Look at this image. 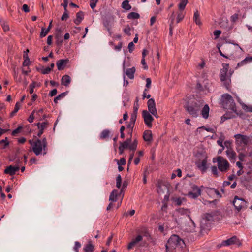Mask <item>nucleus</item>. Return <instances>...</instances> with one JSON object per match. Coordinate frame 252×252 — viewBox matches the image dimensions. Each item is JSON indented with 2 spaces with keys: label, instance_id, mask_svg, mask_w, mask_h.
<instances>
[{
  "label": "nucleus",
  "instance_id": "f257e3e1",
  "mask_svg": "<svg viewBox=\"0 0 252 252\" xmlns=\"http://www.w3.org/2000/svg\"><path fill=\"white\" fill-rule=\"evenodd\" d=\"M204 104L202 99H194L192 101L188 102L185 106L186 110L193 117H197L198 112Z\"/></svg>",
  "mask_w": 252,
  "mask_h": 252
},
{
  "label": "nucleus",
  "instance_id": "f03ea898",
  "mask_svg": "<svg viewBox=\"0 0 252 252\" xmlns=\"http://www.w3.org/2000/svg\"><path fill=\"white\" fill-rule=\"evenodd\" d=\"M185 245L183 239L177 235H172L166 244V252H176L177 248H181Z\"/></svg>",
  "mask_w": 252,
  "mask_h": 252
},
{
  "label": "nucleus",
  "instance_id": "7ed1b4c3",
  "mask_svg": "<svg viewBox=\"0 0 252 252\" xmlns=\"http://www.w3.org/2000/svg\"><path fill=\"white\" fill-rule=\"evenodd\" d=\"M229 68V64L223 63V68L220 69V81L222 83L223 85L227 89V90H229L230 88L231 83V77L233 73V71H231V70L228 72Z\"/></svg>",
  "mask_w": 252,
  "mask_h": 252
},
{
  "label": "nucleus",
  "instance_id": "20e7f679",
  "mask_svg": "<svg viewBox=\"0 0 252 252\" xmlns=\"http://www.w3.org/2000/svg\"><path fill=\"white\" fill-rule=\"evenodd\" d=\"M221 102L224 108L231 110L237 115L240 116L241 115L242 113L240 111L237 112L234 100L229 94L226 93L222 95Z\"/></svg>",
  "mask_w": 252,
  "mask_h": 252
},
{
  "label": "nucleus",
  "instance_id": "39448f33",
  "mask_svg": "<svg viewBox=\"0 0 252 252\" xmlns=\"http://www.w3.org/2000/svg\"><path fill=\"white\" fill-rule=\"evenodd\" d=\"M32 151L37 156L41 154L42 151H43V155H46L47 152V142L46 138L44 137L42 140L37 139L35 141L33 146L32 147Z\"/></svg>",
  "mask_w": 252,
  "mask_h": 252
},
{
  "label": "nucleus",
  "instance_id": "423d86ee",
  "mask_svg": "<svg viewBox=\"0 0 252 252\" xmlns=\"http://www.w3.org/2000/svg\"><path fill=\"white\" fill-rule=\"evenodd\" d=\"M190 212L189 210L184 208H179L176 210V215L183 216L185 219H188L190 223L189 227H186L185 230L188 232H191L195 230V224L190 217Z\"/></svg>",
  "mask_w": 252,
  "mask_h": 252
},
{
  "label": "nucleus",
  "instance_id": "0eeeda50",
  "mask_svg": "<svg viewBox=\"0 0 252 252\" xmlns=\"http://www.w3.org/2000/svg\"><path fill=\"white\" fill-rule=\"evenodd\" d=\"M137 233H140L141 235H138L134 239H133L128 244L127 249L130 250L136 246L139 242L143 239V236L148 237L149 234L146 228H143L141 231H137Z\"/></svg>",
  "mask_w": 252,
  "mask_h": 252
},
{
  "label": "nucleus",
  "instance_id": "6e6552de",
  "mask_svg": "<svg viewBox=\"0 0 252 252\" xmlns=\"http://www.w3.org/2000/svg\"><path fill=\"white\" fill-rule=\"evenodd\" d=\"M213 162H217V165L220 171L225 172L228 171L230 164L227 160L221 156H218L217 158H214Z\"/></svg>",
  "mask_w": 252,
  "mask_h": 252
},
{
  "label": "nucleus",
  "instance_id": "1a4fd4ad",
  "mask_svg": "<svg viewBox=\"0 0 252 252\" xmlns=\"http://www.w3.org/2000/svg\"><path fill=\"white\" fill-rule=\"evenodd\" d=\"M137 141L135 139L131 144H128L127 142L125 141L120 143L119 147L120 153L121 154L123 153L125 149L128 148L130 150L134 151L136 150L137 146Z\"/></svg>",
  "mask_w": 252,
  "mask_h": 252
},
{
  "label": "nucleus",
  "instance_id": "9d476101",
  "mask_svg": "<svg viewBox=\"0 0 252 252\" xmlns=\"http://www.w3.org/2000/svg\"><path fill=\"white\" fill-rule=\"evenodd\" d=\"M234 137L237 145L245 147L249 143L250 137L248 136L237 134L235 135Z\"/></svg>",
  "mask_w": 252,
  "mask_h": 252
},
{
  "label": "nucleus",
  "instance_id": "9b49d317",
  "mask_svg": "<svg viewBox=\"0 0 252 252\" xmlns=\"http://www.w3.org/2000/svg\"><path fill=\"white\" fill-rule=\"evenodd\" d=\"M233 204L235 209L239 211L241 209L246 207L247 202L244 199L239 198L237 196H235L233 201Z\"/></svg>",
  "mask_w": 252,
  "mask_h": 252
},
{
  "label": "nucleus",
  "instance_id": "f8f14e48",
  "mask_svg": "<svg viewBox=\"0 0 252 252\" xmlns=\"http://www.w3.org/2000/svg\"><path fill=\"white\" fill-rule=\"evenodd\" d=\"M200 188H204V186H201L199 188L195 185L191 186L192 191L189 192L188 196L192 199H195L201 195V190Z\"/></svg>",
  "mask_w": 252,
  "mask_h": 252
},
{
  "label": "nucleus",
  "instance_id": "ddd939ff",
  "mask_svg": "<svg viewBox=\"0 0 252 252\" xmlns=\"http://www.w3.org/2000/svg\"><path fill=\"white\" fill-rule=\"evenodd\" d=\"M148 112L158 118L159 117L156 107L155 100L153 98L149 99L147 102Z\"/></svg>",
  "mask_w": 252,
  "mask_h": 252
},
{
  "label": "nucleus",
  "instance_id": "4468645a",
  "mask_svg": "<svg viewBox=\"0 0 252 252\" xmlns=\"http://www.w3.org/2000/svg\"><path fill=\"white\" fill-rule=\"evenodd\" d=\"M142 115L145 124L148 127H151L152 126V122L154 119L150 113L147 110H143Z\"/></svg>",
  "mask_w": 252,
  "mask_h": 252
},
{
  "label": "nucleus",
  "instance_id": "2eb2a0df",
  "mask_svg": "<svg viewBox=\"0 0 252 252\" xmlns=\"http://www.w3.org/2000/svg\"><path fill=\"white\" fill-rule=\"evenodd\" d=\"M233 244H236L238 246L241 245V243L240 242L238 238L235 236H234L226 240L223 241L221 245L224 246H229Z\"/></svg>",
  "mask_w": 252,
  "mask_h": 252
},
{
  "label": "nucleus",
  "instance_id": "dca6fc26",
  "mask_svg": "<svg viewBox=\"0 0 252 252\" xmlns=\"http://www.w3.org/2000/svg\"><path fill=\"white\" fill-rule=\"evenodd\" d=\"M19 170V167L18 166H14L10 165L7 166L4 170V173L9 175H14L16 172Z\"/></svg>",
  "mask_w": 252,
  "mask_h": 252
},
{
  "label": "nucleus",
  "instance_id": "f3484780",
  "mask_svg": "<svg viewBox=\"0 0 252 252\" xmlns=\"http://www.w3.org/2000/svg\"><path fill=\"white\" fill-rule=\"evenodd\" d=\"M218 24L224 29H227L230 27V22L227 19V17H221L218 22Z\"/></svg>",
  "mask_w": 252,
  "mask_h": 252
},
{
  "label": "nucleus",
  "instance_id": "a211bd4d",
  "mask_svg": "<svg viewBox=\"0 0 252 252\" xmlns=\"http://www.w3.org/2000/svg\"><path fill=\"white\" fill-rule=\"evenodd\" d=\"M114 23V20L113 17H106L103 20V25L109 32L112 26Z\"/></svg>",
  "mask_w": 252,
  "mask_h": 252
},
{
  "label": "nucleus",
  "instance_id": "6ab92c4d",
  "mask_svg": "<svg viewBox=\"0 0 252 252\" xmlns=\"http://www.w3.org/2000/svg\"><path fill=\"white\" fill-rule=\"evenodd\" d=\"M175 221L178 225H182L185 224L186 225V222H188V223L190 224L189 221L188 219H185L183 216H180L179 215H176V218H175ZM190 225H189L190 226Z\"/></svg>",
  "mask_w": 252,
  "mask_h": 252
},
{
  "label": "nucleus",
  "instance_id": "aec40b11",
  "mask_svg": "<svg viewBox=\"0 0 252 252\" xmlns=\"http://www.w3.org/2000/svg\"><path fill=\"white\" fill-rule=\"evenodd\" d=\"M226 153L229 159L231 162H235L236 158V153L233 149L227 150Z\"/></svg>",
  "mask_w": 252,
  "mask_h": 252
},
{
  "label": "nucleus",
  "instance_id": "412c9836",
  "mask_svg": "<svg viewBox=\"0 0 252 252\" xmlns=\"http://www.w3.org/2000/svg\"><path fill=\"white\" fill-rule=\"evenodd\" d=\"M143 138L144 140L146 142H151L152 141V133L151 131L149 130L144 131Z\"/></svg>",
  "mask_w": 252,
  "mask_h": 252
},
{
  "label": "nucleus",
  "instance_id": "4be33fe9",
  "mask_svg": "<svg viewBox=\"0 0 252 252\" xmlns=\"http://www.w3.org/2000/svg\"><path fill=\"white\" fill-rule=\"evenodd\" d=\"M210 108L208 104H205L201 111V114L202 117L205 119H207L209 117Z\"/></svg>",
  "mask_w": 252,
  "mask_h": 252
},
{
  "label": "nucleus",
  "instance_id": "5701e85b",
  "mask_svg": "<svg viewBox=\"0 0 252 252\" xmlns=\"http://www.w3.org/2000/svg\"><path fill=\"white\" fill-rule=\"evenodd\" d=\"M250 63H252V56L246 57L245 59L238 63L237 67H241Z\"/></svg>",
  "mask_w": 252,
  "mask_h": 252
},
{
  "label": "nucleus",
  "instance_id": "b1692460",
  "mask_svg": "<svg viewBox=\"0 0 252 252\" xmlns=\"http://www.w3.org/2000/svg\"><path fill=\"white\" fill-rule=\"evenodd\" d=\"M68 60H64V59H61L58 61L57 62V66L58 67V70H63L65 65L67 63Z\"/></svg>",
  "mask_w": 252,
  "mask_h": 252
},
{
  "label": "nucleus",
  "instance_id": "393cba45",
  "mask_svg": "<svg viewBox=\"0 0 252 252\" xmlns=\"http://www.w3.org/2000/svg\"><path fill=\"white\" fill-rule=\"evenodd\" d=\"M206 192L208 194H216L219 197H221V195L219 192V191L215 188L206 187Z\"/></svg>",
  "mask_w": 252,
  "mask_h": 252
},
{
  "label": "nucleus",
  "instance_id": "a878e982",
  "mask_svg": "<svg viewBox=\"0 0 252 252\" xmlns=\"http://www.w3.org/2000/svg\"><path fill=\"white\" fill-rule=\"evenodd\" d=\"M61 82L62 85L68 86L71 82V78L69 75H64L62 77Z\"/></svg>",
  "mask_w": 252,
  "mask_h": 252
},
{
  "label": "nucleus",
  "instance_id": "bb28decb",
  "mask_svg": "<svg viewBox=\"0 0 252 252\" xmlns=\"http://www.w3.org/2000/svg\"><path fill=\"white\" fill-rule=\"evenodd\" d=\"M135 72V68L134 67H132L131 68H128L126 69L125 71V74L127 76V77L130 79H132L134 78V74Z\"/></svg>",
  "mask_w": 252,
  "mask_h": 252
},
{
  "label": "nucleus",
  "instance_id": "cd10ccee",
  "mask_svg": "<svg viewBox=\"0 0 252 252\" xmlns=\"http://www.w3.org/2000/svg\"><path fill=\"white\" fill-rule=\"evenodd\" d=\"M118 194V191L116 189H114L110 193L109 196V200L113 202H116L117 200V197Z\"/></svg>",
  "mask_w": 252,
  "mask_h": 252
},
{
  "label": "nucleus",
  "instance_id": "c85d7f7f",
  "mask_svg": "<svg viewBox=\"0 0 252 252\" xmlns=\"http://www.w3.org/2000/svg\"><path fill=\"white\" fill-rule=\"evenodd\" d=\"M197 167L202 171H205L207 169V160L204 159L201 162H197Z\"/></svg>",
  "mask_w": 252,
  "mask_h": 252
},
{
  "label": "nucleus",
  "instance_id": "c756f323",
  "mask_svg": "<svg viewBox=\"0 0 252 252\" xmlns=\"http://www.w3.org/2000/svg\"><path fill=\"white\" fill-rule=\"evenodd\" d=\"M184 17H172L170 19V24L173 23V27H174L175 24L179 23L180 21L183 20Z\"/></svg>",
  "mask_w": 252,
  "mask_h": 252
},
{
  "label": "nucleus",
  "instance_id": "7c9ffc66",
  "mask_svg": "<svg viewBox=\"0 0 252 252\" xmlns=\"http://www.w3.org/2000/svg\"><path fill=\"white\" fill-rule=\"evenodd\" d=\"M110 131L108 129L103 130L100 133V138L101 139H105L109 137L110 134Z\"/></svg>",
  "mask_w": 252,
  "mask_h": 252
},
{
  "label": "nucleus",
  "instance_id": "2f4dec72",
  "mask_svg": "<svg viewBox=\"0 0 252 252\" xmlns=\"http://www.w3.org/2000/svg\"><path fill=\"white\" fill-rule=\"evenodd\" d=\"M94 249V245L92 244L89 243L85 246L83 250L84 252H93Z\"/></svg>",
  "mask_w": 252,
  "mask_h": 252
},
{
  "label": "nucleus",
  "instance_id": "473e14b6",
  "mask_svg": "<svg viewBox=\"0 0 252 252\" xmlns=\"http://www.w3.org/2000/svg\"><path fill=\"white\" fill-rule=\"evenodd\" d=\"M48 123L47 121L44 122L42 123H38L37 124V126L39 129H42L44 130L47 128Z\"/></svg>",
  "mask_w": 252,
  "mask_h": 252
},
{
  "label": "nucleus",
  "instance_id": "72a5a7b5",
  "mask_svg": "<svg viewBox=\"0 0 252 252\" xmlns=\"http://www.w3.org/2000/svg\"><path fill=\"white\" fill-rule=\"evenodd\" d=\"M23 57L24 58V61L23 62V66H28L30 64V59L28 56V55L27 53H24L23 55Z\"/></svg>",
  "mask_w": 252,
  "mask_h": 252
},
{
  "label": "nucleus",
  "instance_id": "f704fd0d",
  "mask_svg": "<svg viewBox=\"0 0 252 252\" xmlns=\"http://www.w3.org/2000/svg\"><path fill=\"white\" fill-rule=\"evenodd\" d=\"M66 94H67L66 92H63V93L60 94L59 95H58L57 96H56L54 98V103L57 104L58 102V100H60L61 99L64 97L66 96Z\"/></svg>",
  "mask_w": 252,
  "mask_h": 252
},
{
  "label": "nucleus",
  "instance_id": "c9c22d12",
  "mask_svg": "<svg viewBox=\"0 0 252 252\" xmlns=\"http://www.w3.org/2000/svg\"><path fill=\"white\" fill-rule=\"evenodd\" d=\"M122 6L123 8L126 10H129L131 9V6L129 4L128 0H125L122 2Z\"/></svg>",
  "mask_w": 252,
  "mask_h": 252
},
{
  "label": "nucleus",
  "instance_id": "e433bc0d",
  "mask_svg": "<svg viewBox=\"0 0 252 252\" xmlns=\"http://www.w3.org/2000/svg\"><path fill=\"white\" fill-rule=\"evenodd\" d=\"M0 145H1L2 149H5L9 145V142L7 141V138L6 137L5 139L0 140Z\"/></svg>",
  "mask_w": 252,
  "mask_h": 252
},
{
  "label": "nucleus",
  "instance_id": "4c0bfd02",
  "mask_svg": "<svg viewBox=\"0 0 252 252\" xmlns=\"http://www.w3.org/2000/svg\"><path fill=\"white\" fill-rule=\"evenodd\" d=\"M188 3V0H181L179 4V8L180 10H183Z\"/></svg>",
  "mask_w": 252,
  "mask_h": 252
},
{
  "label": "nucleus",
  "instance_id": "58836bf2",
  "mask_svg": "<svg viewBox=\"0 0 252 252\" xmlns=\"http://www.w3.org/2000/svg\"><path fill=\"white\" fill-rule=\"evenodd\" d=\"M20 103L17 102L15 105L14 110L11 113V114H10L11 116H14L18 112V111L19 110V109L20 108Z\"/></svg>",
  "mask_w": 252,
  "mask_h": 252
},
{
  "label": "nucleus",
  "instance_id": "ea45409f",
  "mask_svg": "<svg viewBox=\"0 0 252 252\" xmlns=\"http://www.w3.org/2000/svg\"><path fill=\"white\" fill-rule=\"evenodd\" d=\"M122 184V178L120 175H118V176L116 178V187L118 189H120L121 187Z\"/></svg>",
  "mask_w": 252,
  "mask_h": 252
},
{
  "label": "nucleus",
  "instance_id": "a19ab883",
  "mask_svg": "<svg viewBox=\"0 0 252 252\" xmlns=\"http://www.w3.org/2000/svg\"><path fill=\"white\" fill-rule=\"evenodd\" d=\"M0 23L4 32L9 31V26L5 22L1 21V20L0 19Z\"/></svg>",
  "mask_w": 252,
  "mask_h": 252
},
{
  "label": "nucleus",
  "instance_id": "79ce46f5",
  "mask_svg": "<svg viewBox=\"0 0 252 252\" xmlns=\"http://www.w3.org/2000/svg\"><path fill=\"white\" fill-rule=\"evenodd\" d=\"M36 82H33L29 85V93L32 94L34 92V89L36 86Z\"/></svg>",
  "mask_w": 252,
  "mask_h": 252
},
{
  "label": "nucleus",
  "instance_id": "37998d69",
  "mask_svg": "<svg viewBox=\"0 0 252 252\" xmlns=\"http://www.w3.org/2000/svg\"><path fill=\"white\" fill-rule=\"evenodd\" d=\"M14 78L16 82H21L22 81V78L21 77H19L18 75V72L16 71V70H14V74H13Z\"/></svg>",
  "mask_w": 252,
  "mask_h": 252
},
{
  "label": "nucleus",
  "instance_id": "c03bdc74",
  "mask_svg": "<svg viewBox=\"0 0 252 252\" xmlns=\"http://www.w3.org/2000/svg\"><path fill=\"white\" fill-rule=\"evenodd\" d=\"M49 29H46L44 28H42L41 29V32L40 33V37H45L48 33Z\"/></svg>",
  "mask_w": 252,
  "mask_h": 252
},
{
  "label": "nucleus",
  "instance_id": "a18cd8bd",
  "mask_svg": "<svg viewBox=\"0 0 252 252\" xmlns=\"http://www.w3.org/2000/svg\"><path fill=\"white\" fill-rule=\"evenodd\" d=\"M224 147H226L227 150L232 149V143L230 141H226L224 143Z\"/></svg>",
  "mask_w": 252,
  "mask_h": 252
},
{
  "label": "nucleus",
  "instance_id": "49530a36",
  "mask_svg": "<svg viewBox=\"0 0 252 252\" xmlns=\"http://www.w3.org/2000/svg\"><path fill=\"white\" fill-rule=\"evenodd\" d=\"M242 107L246 111L252 112V106H248L246 104H243Z\"/></svg>",
  "mask_w": 252,
  "mask_h": 252
},
{
  "label": "nucleus",
  "instance_id": "de8ad7c7",
  "mask_svg": "<svg viewBox=\"0 0 252 252\" xmlns=\"http://www.w3.org/2000/svg\"><path fill=\"white\" fill-rule=\"evenodd\" d=\"M51 71V68H50L49 67L43 68L41 70V73L43 74H48Z\"/></svg>",
  "mask_w": 252,
  "mask_h": 252
},
{
  "label": "nucleus",
  "instance_id": "09e8293b",
  "mask_svg": "<svg viewBox=\"0 0 252 252\" xmlns=\"http://www.w3.org/2000/svg\"><path fill=\"white\" fill-rule=\"evenodd\" d=\"M22 127L21 126H18L17 128H16L15 129H14V130L12 131V136H16L17 134L19 133L20 131V130H21Z\"/></svg>",
  "mask_w": 252,
  "mask_h": 252
},
{
  "label": "nucleus",
  "instance_id": "8fccbe9b",
  "mask_svg": "<svg viewBox=\"0 0 252 252\" xmlns=\"http://www.w3.org/2000/svg\"><path fill=\"white\" fill-rule=\"evenodd\" d=\"M201 129H204L206 130L207 131L210 132H214V129L212 128H206L205 126H203L202 127H199L197 129L196 131H200V130Z\"/></svg>",
  "mask_w": 252,
  "mask_h": 252
},
{
  "label": "nucleus",
  "instance_id": "3c124183",
  "mask_svg": "<svg viewBox=\"0 0 252 252\" xmlns=\"http://www.w3.org/2000/svg\"><path fill=\"white\" fill-rule=\"evenodd\" d=\"M35 112V110H33L32 112L31 113V114L30 115L28 119V121L30 123L33 122L34 119V113Z\"/></svg>",
  "mask_w": 252,
  "mask_h": 252
},
{
  "label": "nucleus",
  "instance_id": "603ef678",
  "mask_svg": "<svg viewBox=\"0 0 252 252\" xmlns=\"http://www.w3.org/2000/svg\"><path fill=\"white\" fill-rule=\"evenodd\" d=\"M193 20L197 25H201V22L200 18V17H193Z\"/></svg>",
  "mask_w": 252,
  "mask_h": 252
},
{
  "label": "nucleus",
  "instance_id": "864d4df0",
  "mask_svg": "<svg viewBox=\"0 0 252 252\" xmlns=\"http://www.w3.org/2000/svg\"><path fill=\"white\" fill-rule=\"evenodd\" d=\"M212 173L216 177L218 176V169L216 166H213L211 167Z\"/></svg>",
  "mask_w": 252,
  "mask_h": 252
},
{
  "label": "nucleus",
  "instance_id": "5fc2aeb1",
  "mask_svg": "<svg viewBox=\"0 0 252 252\" xmlns=\"http://www.w3.org/2000/svg\"><path fill=\"white\" fill-rule=\"evenodd\" d=\"M137 118V114H135L134 113H132L130 116V119L129 122L133 123L135 124L136 120Z\"/></svg>",
  "mask_w": 252,
  "mask_h": 252
},
{
  "label": "nucleus",
  "instance_id": "6e6d98bb",
  "mask_svg": "<svg viewBox=\"0 0 252 252\" xmlns=\"http://www.w3.org/2000/svg\"><path fill=\"white\" fill-rule=\"evenodd\" d=\"M127 186V184L126 182V181L124 182L123 183L122 187L120 190V194H124V190L126 189V188Z\"/></svg>",
  "mask_w": 252,
  "mask_h": 252
},
{
  "label": "nucleus",
  "instance_id": "4d7b16f0",
  "mask_svg": "<svg viewBox=\"0 0 252 252\" xmlns=\"http://www.w3.org/2000/svg\"><path fill=\"white\" fill-rule=\"evenodd\" d=\"M118 165H124L126 164V161L124 158H121L120 160L116 159Z\"/></svg>",
  "mask_w": 252,
  "mask_h": 252
},
{
  "label": "nucleus",
  "instance_id": "13d9d810",
  "mask_svg": "<svg viewBox=\"0 0 252 252\" xmlns=\"http://www.w3.org/2000/svg\"><path fill=\"white\" fill-rule=\"evenodd\" d=\"M81 247V244L78 242L76 241L75 242V245L74 246L73 249L75 251H78V249Z\"/></svg>",
  "mask_w": 252,
  "mask_h": 252
},
{
  "label": "nucleus",
  "instance_id": "bf43d9fd",
  "mask_svg": "<svg viewBox=\"0 0 252 252\" xmlns=\"http://www.w3.org/2000/svg\"><path fill=\"white\" fill-rule=\"evenodd\" d=\"M97 1L98 0H91L90 5L92 9L95 7Z\"/></svg>",
  "mask_w": 252,
  "mask_h": 252
},
{
  "label": "nucleus",
  "instance_id": "052dcab7",
  "mask_svg": "<svg viewBox=\"0 0 252 252\" xmlns=\"http://www.w3.org/2000/svg\"><path fill=\"white\" fill-rule=\"evenodd\" d=\"M83 19V17H77V18L74 20V22L76 25H78L82 21Z\"/></svg>",
  "mask_w": 252,
  "mask_h": 252
},
{
  "label": "nucleus",
  "instance_id": "680f3d73",
  "mask_svg": "<svg viewBox=\"0 0 252 252\" xmlns=\"http://www.w3.org/2000/svg\"><path fill=\"white\" fill-rule=\"evenodd\" d=\"M221 31L220 30H215L214 31V35L215 36L216 38H217L219 37L220 35L221 34Z\"/></svg>",
  "mask_w": 252,
  "mask_h": 252
},
{
  "label": "nucleus",
  "instance_id": "e2e57ef3",
  "mask_svg": "<svg viewBox=\"0 0 252 252\" xmlns=\"http://www.w3.org/2000/svg\"><path fill=\"white\" fill-rule=\"evenodd\" d=\"M57 93V90L56 89H54L52 90L49 94V95L50 97H52L55 96Z\"/></svg>",
  "mask_w": 252,
  "mask_h": 252
},
{
  "label": "nucleus",
  "instance_id": "0e129e2a",
  "mask_svg": "<svg viewBox=\"0 0 252 252\" xmlns=\"http://www.w3.org/2000/svg\"><path fill=\"white\" fill-rule=\"evenodd\" d=\"M130 28L129 27V26H126L124 29V32L127 34V35H130Z\"/></svg>",
  "mask_w": 252,
  "mask_h": 252
},
{
  "label": "nucleus",
  "instance_id": "69168bd1",
  "mask_svg": "<svg viewBox=\"0 0 252 252\" xmlns=\"http://www.w3.org/2000/svg\"><path fill=\"white\" fill-rule=\"evenodd\" d=\"M134 46V44H133V42H130V43L128 44V49H129V51L130 52H132V51L133 50Z\"/></svg>",
  "mask_w": 252,
  "mask_h": 252
},
{
  "label": "nucleus",
  "instance_id": "338daca9",
  "mask_svg": "<svg viewBox=\"0 0 252 252\" xmlns=\"http://www.w3.org/2000/svg\"><path fill=\"white\" fill-rule=\"evenodd\" d=\"M233 117H231V116H228L227 114H225L222 117H221V122H223L224 121H225L226 120H227V119H230L231 118H232Z\"/></svg>",
  "mask_w": 252,
  "mask_h": 252
},
{
  "label": "nucleus",
  "instance_id": "774afa93",
  "mask_svg": "<svg viewBox=\"0 0 252 252\" xmlns=\"http://www.w3.org/2000/svg\"><path fill=\"white\" fill-rule=\"evenodd\" d=\"M122 47V42H120L118 45L115 46L114 49L115 50H116L117 51H121Z\"/></svg>",
  "mask_w": 252,
  "mask_h": 252
}]
</instances>
